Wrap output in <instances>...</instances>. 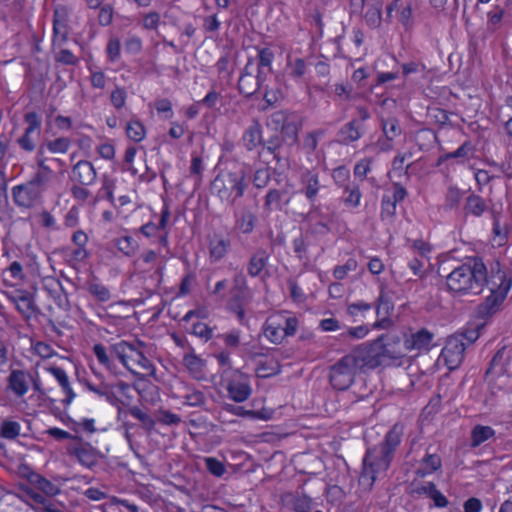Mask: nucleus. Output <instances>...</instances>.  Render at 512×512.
<instances>
[{
    "instance_id": "obj_18",
    "label": "nucleus",
    "mask_w": 512,
    "mask_h": 512,
    "mask_svg": "<svg viewBox=\"0 0 512 512\" xmlns=\"http://www.w3.org/2000/svg\"><path fill=\"white\" fill-rule=\"evenodd\" d=\"M434 335L427 329H420L406 336L403 342L405 352L429 350Z\"/></svg>"
},
{
    "instance_id": "obj_17",
    "label": "nucleus",
    "mask_w": 512,
    "mask_h": 512,
    "mask_svg": "<svg viewBox=\"0 0 512 512\" xmlns=\"http://www.w3.org/2000/svg\"><path fill=\"white\" fill-rule=\"evenodd\" d=\"M26 493L36 512H70L63 503L44 497L33 489H26Z\"/></svg>"
},
{
    "instance_id": "obj_62",
    "label": "nucleus",
    "mask_w": 512,
    "mask_h": 512,
    "mask_svg": "<svg viewBox=\"0 0 512 512\" xmlns=\"http://www.w3.org/2000/svg\"><path fill=\"white\" fill-rule=\"evenodd\" d=\"M371 158H363L359 160L354 166V176L359 178L361 181L365 179L367 174L371 171Z\"/></svg>"
},
{
    "instance_id": "obj_13",
    "label": "nucleus",
    "mask_w": 512,
    "mask_h": 512,
    "mask_svg": "<svg viewBox=\"0 0 512 512\" xmlns=\"http://www.w3.org/2000/svg\"><path fill=\"white\" fill-rule=\"evenodd\" d=\"M465 349L466 343L462 341V337L452 336L447 339L441 357L450 370L456 369L461 364Z\"/></svg>"
},
{
    "instance_id": "obj_45",
    "label": "nucleus",
    "mask_w": 512,
    "mask_h": 512,
    "mask_svg": "<svg viewBox=\"0 0 512 512\" xmlns=\"http://www.w3.org/2000/svg\"><path fill=\"white\" fill-rule=\"evenodd\" d=\"M115 245L126 256H133L139 247L137 241L131 236L116 239Z\"/></svg>"
},
{
    "instance_id": "obj_49",
    "label": "nucleus",
    "mask_w": 512,
    "mask_h": 512,
    "mask_svg": "<svg viewBox=\"0 0 512 512\" xmlns=\"http://www.w3.org/2000/svg\"><path fill=\"white\" fill-rule=\"evenodd\" d=\"M394 305L390 297L385 293L384 287L380 288V293L377 299L376 313L377 315L387 316L393 310Z\"/></svg>"
},
{
    "instance_id": "obj_20",
    "label": "nucleus",
    "mask_w": 512,
    "mask_h": 512,
    "mask_svg": "<svg viewBox=\"0 0 512 512\" xmlns=\"http://www.w3.org/2000/svg\"><path fill=\"white\" fill-rule=\"evenodd\" d=\"M29 483L31 486L28 489H33L34 491L49 499L61 493V488L59 485L51 482L38 473H32L29 476Z\"/></svg>"
},
{
    "instance_id": "obj_30",
    "label": "nucleus",
    "mask_w": 512,
    "mask_h": 512,
    "mask_svg": "<svg viewBox=\"0 0 512 512\" xmlns=\"http://www.w3.org/2000/svg\"><path fill=\"white\" fill-rule=\"evenodd\" d=\"M68 31L64 20L60 19L59 11H55L53 21L52 50L64 47L68 40Z\"/></svg>"
},
{
    "instance_id": "obj_37",
    "label": "nucleus",
    "mask_w": 512,
    "mask_h": 512,
    "mask_svg": "<svg viewBox=\"0 0 512 512\" xmlns=\"http://www.w3.org/2000/svg\"><path fill=\"white\" fill-rule=\"evenodd\" d=\"M508 240V226L501 222L500 218L494 216L492 227V242L496 246H503Z\"/></svg>"
},
{
    "instance_id": "obj_14",
    "label": "nucleus",
    "mask_w": 512,
    "mask_h": 512,
    "mask_svg": "<svg viewBox=\"0 0 512 512\" xmlns=\"http://www.w3.org/2000/svg\"><path fill=\"white\" fill-rule=\"evenodd\" d=\"M31 381V372L23 369H13L7 377V390L15 397L22 398L29 391Z\"/></svg>"
},
{
    "instance_id": "obj_26",
    "label": "nucleus",
    "mask_w": 512,
    "mask_h": 512,
    "mask_svg": "<svg viewBox=\"0 0 512 512\" xmlns=\"http://www.w3.org/2000/svg\"><path fill=\"white\" fill-rule=\"evenodd\" d=\"M512 349L503 347L497 351L491 360L490 367L487 370V374H504L508 373V364L511 359Z\"/></svg>"
},
{
    "instance_id": "obj_3",
    "label": "nucleus",
    "mask_w": 512,
    "mask_h": 512,
    "mask_svg": "<svg viewBox=\"0 0 512 512\" xmlns=\"http://www.w3.org/2000/svg\"><path fill=\"white\" fill-rule=\"evenodd\" d=\"M400 442L401 433L395 426L386 434L380 445L367 450L359 477V485L362 490L370 491L376 480L386 474Z\"/></svg>"
},
{
    "instance_id": "obj_48",
    "label": "nucleus",
    "mask_w": 512,
    "mask_h": 512,
    "mask_svg": "<svg viewBox=\"0 0 512 512\" xmlns=\"http://www.w3.org/2000/svg\"><path fill=\"white\" fill-rule=\"evenodd\" d=\"M383 133L388 141H392L401 134V127L396 118H388L382 121Z\"/></svg>"
},
{
    "instance_id": "obj_51",
    "label": "nucleus",
    "mask_w": 512,
    "mask_h": 512,
    "mask_svg": "<svg viewBox=\"0 0 512 512\" xmlns=\"http://www.w3.org/2000/svg\"><path fill=\"white\" fill-rule=\"evenodd\" d=\"M4 273H8L10 278L16 281L17 283L24 282L26 279L24 267L20 261H12L4 270Z\"/></svg>"
},
{
    "instance_id": "obj_6",
    "label": "nucleus",
    "mask_w": 512,
    "mask_h": 512,
    "mask_svg": "<svg viewBox=\"0 0 512 512\" xmlns=\"http://www.w3.org/2000/svg\"><path fill=\"white\" fill-rule=\"evenodd\" d=\"M387 353H389L387 345H383L379 339L369 345L358 346L346 356L350 358V362L358 372H361L382 365Z\"/></svg>"
},
{
    "instance_id": "obj_24",
    "label": "nucleus",
    "mask_w": 512,
    "mask_h": 512,
    "mask_svg": "<svg viewBox=\"0 0 512 512\" xmlns=\"http://www.w3.org/2000/svg\"><path fill=\"white\" fill-rule=\"evenodd\" d=\"M47 371L55 377L65 394V398L62 400L63 404L70 405L75 399L76 394L70 385L66 371L60 367H48Z\"/></svg>"
},
{
    "instance_id": "obj_5",
    "label": "nucleus",
    "mask_w": 512,
    "mask_h": 512,
    "mask_svg": "<svg viewBox=\"0 0 512 512\" xmlns=\"http://www.w3.org/2000/svg\"><path fill=\"white\" fill-rule=\"evenodd\" d=\"M298 328L296 317L282 311L270 315L262 325L265 338L272 344H281L286 337L295 335Z\"/></svg>"
},
{
    "instance_id": "obj_38",
    "label": "nucleus",
    "mask_w": 512,
    "mask_h": 512,
    "mask_svg": "<svg viewBox=\"0 0 512 512\" xmlns=\"http://www.w3.org/2000/svg\"><path fill=\"white\" fill-rule=\"evenodd\" d=\"M268 255L265 250H258L249 260L248 273L252 277L258 276L265 268Z\"/></svg>"
},
{
    "instance_id": "obj_8",
    "label": "nucleus",
    "mask_w": 512,
    "mask_h": 512,
    "mask_svg": "<svg viewBox=\"0 0 512 512\" xmlns=\"http://www.w3.org/2000/svg\"><path fill=\"white\" fill-rule=\"evenodd\" d=\"M46 187L31 178L25 183L12 187L11 195L13 202L20 209L35 208L43 203Z\"/></svg>"
},
{
    "instance_id": "obj_7",
    "label": "nucleus",
    "mask_w": 512,
    "mask_h": 512,
    "mask_svg": "<svg viewBox=\"0 0 512 512\" xmlns=\"http://www.w3.org/2000/svg\"><path fill=\"white\" fill-rule=\"evenodd\" d=\"M223 385L228 393L229 399L242 403L249 399L252 394L250 377L240 370L227 368L221 373Z\"/></svg>"
},
{
    "instance_id": "obj_33",
    "label": "nucleus",
    "mask_w": 512,
    "mask_h": 512,
    "mask_svg": "<svg viewBox=\"0 0 512 512\" xmlns=\"http://www.w3.org/2000/svg\"><path fill=\"white\" fill-rule=\"evenodd\" d=\"M242 141L249 151L254 150L262 143V130L258 122H254L245 130Z\"/></svg>"
},
{
    "instance_id": "obj_56",
    "label": "nucleus",
    "mask_w": 512,
    "mask_h": 512,
    "mask_svg": "<svg viewBox=\"0 0 512 512\" xmlns=\"http://www.w3.org/2000/svg\"><path fill=\"white\" fill-rule=\"evenodd\" d=\"M106 54L108 60L112 63L117 62L121 55V42L118 38L112 37L109 39L106 46Z\"/></svg>"
},
{
    "instance_id": "obj_36",
    "label": "nucleus",
    "mask_w": 512,
    "mask_h": 512,
    "mask_svg": "<svg viewBox=\"0 0 512 512\" xmlns=\"http://www.w3.org/2000/svg\"><path fill=\"white\" fill-rule=\"evenodd\" d=\"M366 25L371 29H378L382 24V7L380 3L368 6L364 15Z\"/></svg>"
},
{
    "instance_id": "obj_42",
    "label": "nucleus",
    "mask_w": 512,
    "mask_h": 512,
    "mask_svg": "<svg viewBox=\"0 0 512 512\" xmlns=\"http://www.w3.org/2000/svg\"><path fill=\"white\" fill-rule=\"evenodd\" d=\"M89 293L100 302H108L111 299L110 290L102 283L91 280L87 283Z\"/></svg>"
},
{
    "instance_id": "obj_22",
    "label": "nucleus",
    "mask_w": 512,
    "mask_h": 512,
    "mask_svg": "<svg viewBox=\"0 0 512 512\" xmlns=\"http://www.w3.org/2000/svg\"><path fill=\"white\" fill-rule=\"evenodd\" d=\"M234 216L235 230L243 234H250L253 232L257 222V216L249 207L241 208L239 211L235 212Z\"/></svg>"
},
{
    "instance_id": "obj_27",
    "label": "nucleus",
    "mask_w": 512,
    "mask_h": 512,
    "mask_svg": "<svg viewBox=\"0 0 512 512\" xmlns=\"http://www.w3.org/2000/svg\"><path fill=\"white\" fill-rule=\"evenodd\" d=\"M442 461L438 454L426 453L419 462L415 473L418 477H426L441 469Z\"/></svg>"
},
{
    "instance_id": "obj_16",
    "label": "nucleus",
    "mask_w": 512,
    "mask_h": 512,
    "mask_svg": "<svg viewBox=\"0 0 512 512\" xmlns=\"http://www.w3.org/2000/svg\"><path fill=\"white\" fill-rule=\"evenodd\" d=\"M7 299L24 318L29 319L35 314L36 306L28 291L16 290L7 294Z\"/></svg>"
},
{
    "instance_id": "obj_10",
    "label": "nucleus",
    "mask_w": 512,
    "mask_h": 512,
    "mask_svg": "<svg viewBox=\"0 0 512 512\" xmlns=\"http://www.w3.org/2000/svg\"><path fill=\"white\" fill-rule=\"evenodd\" d=\"M263 72L257 67L254 58H249L238 80V87L245 96L253 95L263 82Z\"/></svg>"
},
{
    "instance_id": "obj_2",
    "label": "nucleus",
    "mask_w": 512,
    "mask_h": 512,
    "mask_svg": "<svg viewBox=\"0 0 512 512\" xmlns=\"http://www.w3.org/2000/svg\"><path fill=\"white\" fill-rule=\"evenodd\" d=\"M143 342H128L120 340L106 348L103 344H95L93 353L102 366L110 372L117 374L118 360L129 372L141 377H154L156 368L152 361L144 354Z\"/></svg>"
},
{
    "instance_id": "obj_9",
    "label": "nucleus",
    "mask_w": 512,
    "mask_h": 512,
    "mask_svg": "<svg viewBox=\"0 0 512 512\" xmlns=\"http://www.w3.org/2000/svg\"><path fill=\"white\" fill-rule=\"evenodd\" d=\"M358 370L346 355L335 363L330 370V383L339 391L347 390L355 380Z\"/></svg>"
},
{
    "instance_id": "obj_44",
    "label": "nucleus",
    "mask_w": 512,
    "mask_h": 512,
    "mask_svg": "<svg viewBox=\"0 0 512 512\" xmlns=\"http://www.w3.org/2000/svg\"><path fill=\"white\" fill-rule=\"evenodd\" d=\"M274 52L268 48H258L257 49V58L254 59L256 61L257 67L263 72L264 68H267L269 71L272 69V63L274 60Z\"/></svg>"
},
{
    "instance_id": "obj_43",
    "label": "nucleus",
    "mask_w": 512,
    "mask_h": 512,
    "mask_svg": "<svg viewBox=\"0 0 512 512\" xmlns=\"http://www.w3.org/2000/svg\"><path fill=\"white\" fill-rule=\"evenodd\" d=\"M21 425L17 421L4 420L0 424V436L1 439L13 440L20 435Z\"/></svg>"
},
{
    "instance_id": "obj_31",
    "label": "nucleus",
    "mask_w": 512,
    "mask_h": 512,
    "mask_svg": "<svg viewBox=\"0 0 512 512\" xmlns=\"http://www.w3.org/2000/svg\"><path fill=\"white\" fill-rule=\"evenodd\" d=\"M463 208L466 215L481 217L487 211L488 205L479 195L471 194L466 198Z\"/></svg>"
},
{
    "instance_id": "obj_55",
    "label": "nucleus",
    "mask_w": 512,
    "mask_h": 512,
    "mask_svg": "<svg viewBox=\"0 0 512 512\" xmlns=\"http://www.w3.org/2000/svg\"><path fill=\"white\" fill-rule=\"evenodd\" d=\"M396 205L397 203L392 201L390 193L384 194L381 201V218L383 220L391 219L396 213Z\"/></svg>"
},
{
    "instance_id": "obj_29",
    "label": "nucleus",
    "mask_w": 512,
    "mask_h": 512,
    "mask_svg": "<svg viewBox=\"0 0 512 512\" xmlns=\"http://www.w3.org/2000/svg\"><path fill=\"white\" fill-rule=\"evenodd\" d=\"M175 397L189 407H199L205 403V395L202 391L187 386H183L182 391Z\"/></svg>"
},
{
    "instance_id": "obj_11",
    "label": "nucleus",
    "mask_w": 512,
    "mask_h": 512,
    "mask_svg": "<svg viewBox=\"0 0 512 512\" xmlns=\"http://www.w3.org/2000/svg\"><path fill=\"white\" fill-rule=\"evenodd\" d=\"M24 119L27 123V127L25 128L24 134L17 139V144L22 150L33 152L40 135L41 118L36 112H28L25 114Z\"/></svg>"
},
{
    "instance_id": "obj_60",
    "label": "nucleus",
    "mask_w": 512,
    "mask_h": 512,
    "mask_svg": "<svg viewBox=\"0 0 512 512\" xmlns=\"http://www.w3.org/2000/svg\"><path fill=\"white\" fill-rule=\"evenodd\" d=\"M129 414L139 420L147 428H152L155 424L151 416L138 406L130 407Z\"/></svg>"
},
{
    "instance_id": "obj_64",
    "label": "nucleus",
    "mask_w": 512,
    "mask_h": 512,
    "mask_svg": "<svg viewBox=\"0 0 512 512\" xmlns=\"http://www.w3.org/2000/svg\"><path fill=\"white\" fill-rule=\"evenodd\" d=\"M413 251L420 256L421 259H429L432 246L423 240H414L412 242Z\"/></svg>"
},
{
    "instance_id": "obj_28",
    "label": "nucleus",
    "mask_w": 512,
    "mask_h": 512,
    "mask_svg": "<svg viewBox=\"0 0 512 512\" xmlns=\"http://www.w3.org/2000/svg\"><path fill=\"white\" fill-rule=\"evenodd\" d=\"M68 451L71 455L76 456L79 462L86 467H91L96 462L95 451L88 444L77 443L75 445H71L69 446Z\"/></svg>"
},
{
    "instance_id": "obj_46",
    "label": "nucleus",
    "mask_w": 512,
    "mask_h": 512,
    "mask_svg": "<svg viewBox=\"0 0 512 512\" xmlns=\"http://www.w3.org/2000/svg\"><path fill=\"white\" fill-rule=\"evenodd\" d=\"M42 146L45 147V151L48 150L49 152L54 154H65L71 146V141L67 137H60L48 141L46 144H43Z\"/></svg>"
},
{
    "instance_id": "obj_4",
    "label": "nucleus",
    "mask_w": 512,
    "mask_h": 512,
    "mask_svg": "<svg viewBox=\"0 0 512 512\" xmlns=\"http://www.w3.org/2000/svg\"><path fill=\"white\" fill-rule=\"evenodd\" d=\"M243 170L222 171L212 182V191L222 200L234 204L244 195L247 187Z\"/></svg>"
},
{
    "instance_id": "obj_52",
    "label": "nucleus",
    "mask_w": 512,
    "mask_h": 512,
    "mask_svg": "<svg viewBox=\"0 0 512 512\" xmlns=\"http://www.w3.org/2000/svg\"><path fill=\"white\" fill-rule=\"evenodd\" d=\"M205 467L215 477H222L226 473L224 463L214 457L204 458Z\"/></svg>"
},
{
    "instance_id": "obj_53",
    "label": "nucleus",
    "mask_w": 512,
    "mask_h": 512,
    "mask_svg": "<svg viewBox=\"0 0 512 512\" xmlns=\"http://www.w3.org/2000/svg\"><path fill=\"white\" fill-rule=\"evenodd\" d=\"M287 68L289 70V75L298 79L306 73L307 65L302 58H296L295 60H288Z\"/></svg>"
},
{
    "instance_id": "obj_35",
    "label": "nucleus",
    "mask_w": 512,
    "mask_h": 512,
    "mask_svg": "<svg viewBox=\"0 0 512 512\" xmlns=\"http://www.w3.org/2000/svg\"><path fill=\"white\" fill-rule=\"evenodd\" d=\"M495 436V430L490 426L475 425L471 430V447L476 448Z\"/></svg>"
},
{
    "instance_id": "obj_63",
    "label": "nucleus",
    "mask_w": 512,
    "mask_h": 512,
    "mask_svg": "<svg viewBox=\"0 0 512 512\" xmlns=\"http://www.w3.org/2000/svg\"><path fill=\"white\" fill-rule=\"evenodd\" d=\"M332 178L337 185L345 187L350 178V171L345 166H339L332 171Z\"/></svg>"
},
{
    "instance_id": "obj_1",
    "label": "nucleus",
    "mask_w": 512,
    "mask_h": 512,
    "mask_svg": "<svg viewBox=\"0 0 512 512\" xmlns=\"http://www.w3.org/2000/svg\"><path fill=\"white\" fill-rule=\"evenodd\" d=\"M446 285L456 295L479 294L484 285L490 291L481 306L486 315L494 314L506 299L511 287L512 277L495 260L490 263L489 272L482 259L476 258L473 264H463L455 268L446 277Z\"/></svg>"
},
{
    "instance_id": "obj_59",
    "label": "nucleus",
    "mask_w": 512,
    "mask_h": 512,
    "mask_svg": "<svg viewBox=\"0 0 512 512\" xmlns=\"http://www.w3.org/2000/svg\"><path fill=\"white\" fill-rule=\"evenodd\" d=\"M472 153V147L469 143H464L460 147H458L455 151L447 153L443 156V159L448 160L452 158L459 159L460 162H464L468 159L469 155Z\"/></svg>"
},
{
    "instance_id": "obj_50",
    "label": "nucleus",
    "mask_w": 512,
    "mask_h": 512,
    "mask_svg": "<svg viewBox=\"0 0 512 512\" xmlns=\"http://www.w3.org/2000/svg\"><path fill=\"white\" fill-rule=\"evenodd\" d=\"M358 262L355 258H349L343 265H337L333 270V276L337 280H343L348 273L357 269Z\"/></svg>"
},
{
    "instance_id": "obj_39",
    "label": "nucleus",
    "mask_w": 512,
    "mask_h": 512,
    "mask_svg": "<svg viewBox=\"0 0 512 512\" xmlns=\"http://www.w3.org/2000/svg\"><path fill=\"white\" fill-rule=\"evenodd\" d=\"M127 137L135 142L139 143L146 137V129L143 123L138 119L130 120L125 127Z\"/></svg>"
},
{
    "instance_id": "obj_21",
    "label": "nucleus",
    "mask_w": 512,
    "mask_h": 512,
    "mask_svg": "<svg viewBox=\"0 0 512 512\" xmlns=\"http://www.w3.org/2000/svg\"><path fill=\"white\" fill-rule=\"evenodd\" d=\"M96 178V170L89 161L80 160L72 169L71 179L82 185H91L96 181Z\"/></svg>"
},
{
    "instance_id": "obj_41",
    "label": "nucleus",
    "mask_w": 512,
    "mask_h": 512,
    "mask_svg": "<svg viewBox=\"0 0 512 512\" xmlns=\"http://www.w3.org/2000/svg\"><path fill=\"white\" fill-rule=\"evenodd\" d=\"M343 193V202L346 206L356 208L360 205L362 193L358 184L350 183L345 185Z\"/></svg>"
},
{
    "instance_id": "obj_61",
    "label": "nucleus",
    "mask_w": 512,
    "mask_h": 512,
    "mask_svg": "<svg viewBox=\"0 0 512 512\" xmlns=\"http://www.w3.org/2000/svg\"><path fill=\"white\" fill-rule=\"evenodd\" d=\"M412 156L411 153H398L392 162V168L395 172H399V175L404 173L405 175L408 174V168L410 165L405 166V162L407 159H409Z\"/></svg>"
},
{
    "instance_id": "obj_47",
    "label": "nucleus",
    "mask_w": 512,
    "mask_h": 512,
    "mask_svg": "<svg viewBox=\"0 0 512 512\" xmlns=\"http://www.w3.org/2000/svg\"><path fill=\"white\" fill-rule=\"evenodd\" d=\"M54 59L57 63L62 65H76L79 61L78 57L74 55L69 49L60 47L53 49Z\"/></svg>"
},
{
    "instance_id": "obj_34",
    "label": "nucleus",
    "mask_w": 512,
    "mask_h": 512,
    "mask_svg": "<svg viewBox=\"0 0 512 512\" xmlns=\"http://www.w3.org/2000/svg\"><path fill=\"white\" fill-rule=\"evenodd\" d=\"M362 124L358 120H351L340 130L341 141L344 144H350L359 140L362 136Z\"/></svg>"
},
{
    "instance_id": "obj_19",
    "label": "nucleus",
    "mask_w": 512,
    "mask_h": 512,
    "mask_svg": "<svg viewBox=\"0 0 512 512\" xmlns=\"http://www.w3.org/2000/svg\"><path fill=\"white\" fill-rule=\"evenodd\" d=\"M231 248V241L221 234H214L209 239V259L212 263L224 259Z\"/></svg>"
},
{
    "instance_id": "obj_25",
    "label": "nucleus",
    "mask_w": 512,
    "mask_h": 512,
    "mask_svg": "<svg viewBox=\"0 0 512 512\" xmlns=\"http://www.w3.org/2000/svg\"><path fill=\"white\" fill-rule=\"evenodd\" d=\"M183 364L193 378L197 380L205 378L206 361L194 352L184 355Z\"/></svg>"
},
{
    "instance_id": "obj_32",
    "label": "nucleus",
    "mask_w": 512,
    "mask_h": 512,
    "mask_svg": "<svg viewBox=\"0 0 512 512\" xmlns=\"http://www.w3.org/2000/svg\"><path fill=\"white\" fill-rule=\"evenodd\" d=\"M397 2L396 13L398 21L402 24L405 30H409L414 25L413 19V5L407 0H395Z\"/></svg>"
},
{
    "instance_id": "obj_58",
    "label": "nucleus",
    "mask_w": 512,
    "mask_h": 512,
    "mask_svg": "<svg viewBox=\"0 0 512 512\" xmlns=\"http://www.w3.org/2000/svg\"><path fill=\"white\" fill-rule=\"evenodd\" d=\"M127 96L128 94L124 87L116 86L110 95L111 104L119 110L125 106Z\"/></svg>"
},
{
    "instance_id": "obj_57",
    "label": "nucleus",
    "mask_w": 512,
    "mask_h": 512,
    "mask_svg": "<svg viewBox=\"0 0 512 512\" xmlns=\"http://www.w3.org/2000/svg\"><path fill=\"white\" fill-rule=\"evenodd\" d=\"M231 295L228 306L246 305L251 298L249 289H232Z\"/></svg>"
},
{
    "instance_id": "obj_40",
    "label": "nucleus",
    "mask_w": 512,
    "mask_h": 512,
    "mask_svg": "<svg viewBox=\"0 0 512 512\" xmlns=\"http://www.w3.org/2000/svg\"><path fill=\"white\" fill-rule=\"evenodd\" d=\"M289 199L282 203V192L277 189H271L265 196L264 208L265 210L272 211H282L284 205H288Z\"/></svg>"
},
{
    "instance_id": "obj_12",
    "label": "nucleus",
    "mask_w": 512,
    "mask_h": 512,
    "mask_svg": "<svg viewBox=\"0 0 512 512\" xmlns=\"http://www.w3.org/2000/svg\"><path fill=\"white\" fill-rule=\"evenodd\" d=\"M300 184L301 193L305 195L311 204V209L306 217L312 220L314 215L319 211V208L315 206V201L321 188L318 173L305 170L300 176Z\"/></svg>"
},
{
    "instance_id": "obj_15",
    "label": "nucleus",
    "mask_w": 512,
    "mask_h": 512,
    "mask_svg": "<svg viewBox=\"0 0 512 512\" xmlns=\"http://www.w3.org/2000/svg\"><path fill=\"white\" fill-rule=\"evenodd\" d=\"M87 389L96 394L99 398L104 399L105 401L114 404L116 401V396L114 390L125 394L130 390V385L124 381H119L113 385H109L106 383H101L99 385L88 382L86 384Z\"/></svg>"
},
{
    "instance_id": "obj_54",
    "label": "nucleus",
    "mask_w": 512,
    "mask_h": 512,
    "mask_svg": "<svg viewBox=\"0 0 512 512\" xmlns=\"http://www.w3.org/2000/svg\"><path fill=\"white\" fill-rule=\"evenodd\" d=\"M463 193L457 187L450 186L445 195V208L452 210L461 202Z\"/></svg>"
},
{
    "instance_id": "obj_23",
    "label": "nucleus",
    "mask_w": 512,
    "mask_h": 512,
    "mask_svg": "<svg viewBox=\"0 0 512 512\" xmlns=\"http://www.w3.org/2000/svg\"><path fill=\"white\" fill-rule=\"evenodd\" d=\"M47 161L48 157L45 153V147L40 146L35 156V162L38 166V169L33 175L32 179L40 182L45 186H47L48 182L51 180L54 174L53 170L47 164Z\"/></svg>"
}]
</instances>
